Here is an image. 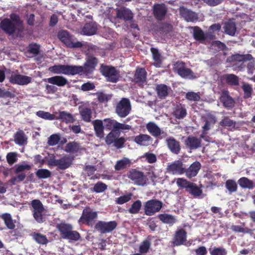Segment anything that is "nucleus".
Returning a JSON list of instances; mask_svg holds the SVG:
<instances>
[{"label": "nucleus", "instance_id": "79ce46f5", "mask_svg": "<svg viewBox=\"0 0 255 255\" xmlns=\"http://www.w3.org/2000/svg\"><path fill=\"white\" fill-rule=\"evenodd\" d=\"M238 183L240 186L244 189H252L255 186L254 182L245 177L240 178Z\"/></svg>", "mask_w": 255, "mask_h": 255}, {"label": "nucleus", "instance_id": "7ed1b4c3", "mask_svg": "<svg viewBox=\"0 0 255 255\" xmlns=\"http://www.w3.org/2000/svg\"><path fill=\"white\" fill-rule=\"evenodd\" d=\"M57 228L60 233L61 238L63 239L76 242L81 238L80 233L77 231L73 230V227L71 224L60 223L57 225Z\"/></svg>", "mask_w": 255, "mask_h": 255}, {"label": "nucleus", "instance_id": "dca6fc26", "mask_svg": "<svg viewBox=\"0 0 255 255\" xmlns=\"http://www.w3.org/2000/svg\"><path fill=\"white\" fill-rule=\"evenodd\" d=\"M147 72L144 68L137 67L134 71L132 81L139 86H143L146 81Z\"/></svg>", "mask_w": 255, "mask_h": 255}, {"label": "nucleus", "instance_id": "6e6d98bb", "mask_svg": "<svg viewBox=\"0 0 255 255\" xmlns=\"http://www.w3.org/2000/svg\"><path fill=\"white\" fill-rule=\"evenodd\" d=\"M225 187L230 194L237 191L238 186L237 183L234 180H227L225 182Z\"/></svg>", "mask_w": 255, "mask_h": 255}, {"label": "nucleus", "instance_id": "ea45409f", "mask_svg": "<svg viewBox=\"0 0 255 255\" xmlns=\"http://www.w3.org/2000/svg\"><path fill=\"white\" fill-rule=\"evenodd\" d=\"M187 192L195 198L200 196L203 193L201 188L193 182H192Z\"/></svg>", "mask_w": 255, "mask_h": 255}, {"label": "nucleus", "instance_id": "4d7b16f0", "mask_svg": "<svg viewBox=\"0 0 255 255\" xmlns=\"http://www.w3.org/2000/svg\"><path fill=\"white\" fill-rule=\"evenodd\" d=\"M35 174L39 179H46L51 177V172L46 169H39L36 171Z\"/></svg>", "mask_w": 255, "mask_h": 255}, {"label": "nucleus", "instance_id": "c85d7f7f", "mask_svg": "<svg viewBox=\"0 0 255 255\" xmlns=\"http://www.w3.org/2000/svg\"><path fill=\"white\" fill-rule=\"evenodd\" d=\"M46 81L50 84L56 85L59 87H63L68 83L67 79L61 76L51 77L47 78Z\"/></svg>", "mask_w": 255, "mask_h": 255}, {"label": "nucleus", "instance_id": "b1692460", "mask_svg": "<svg viewBox=\"0 0 255 255\" xmlns=\"http://www.w3.org/2000/svg\"><path fill=\"white\" fill-rule=\"evenodd\" d=\"M200 168V163L195 161L192 163L188 168L184 167V173L187 178L190 179L197 175Z\"/></svg>", "mask_w": 255, "mask_h": 255}, {"label": "nucleus", "instance_id": "f8f14e48", "mask_svg": "<svg viewBox=\"0 0 255 255\" xmlns=\"http://www.w3.org/2000/svg\"><path fill=\"white\" fill-rule=\"evenodd\" d=\"M128 177L136 185L140 186L146 185L147 178L142 171L132 169L129 171Z\"/></svg>", "mask_w": 255, "mask_h": 255}, {"label": "nucleus", "instance_id": "052dcab7", "mask_svg": "<svg viewBox=\"0 0 255 255\" xmlns=\"http://www.w3.org/2000/svg\"><path fill=\"white\" fill-rule=\"evenodd\" d=\"M236 123L228 117H224L220 122V125L222 127H235Z\"/></svg>", "mask_w": 255, "mask_h": 255}, {"label": "nucleus", "instance_id": "9b49d317", "mask_svg": "<svg viewBox=\"0 0 255 255\" xmlns=\"http://www.w3.org/2000/svg\"><path fill=\"white\" fill-rule=\"evenodd\" d=\"M163 206V203L158 200L151 199L145 203L144 213L147 216H152L158 212Z\"/></svg>", "mask_w": 255, "mask_h": 255}, {"label": "nucleus", "instance_id": "393cba45", "mask_svg": "<svg viewBox=\"0 0 255 255\" xmlns=\"http://www.w3.org/2000/svg\"><path fill=\"white\" fill-rule=\"evenodd\" d=\"M133 141L138 145L147 146L152 143L153 139L148 134H140L134 137Z\"/></svg>", "mask_w": 255, "mask_h": 255}, {"label": "nucleus", "instance_id": "c756f323", "mask_svg": "<svg viewBox=\"0 0 255 255\" xmlns=\"http://www.w3.org/2000/svg\"><path fill=\"white\" fill-rule=\"evenodd\" d=\"M79 113L81 119L83 121L87 123H92V111L90 108L88 107H79Z\"/></svg>", "mask_w": 255, "mask_h": 255}, {"label": "nucleus", "instance_id": "37998d69", "mask_svg": "<svg viewBox=\"0 0 255 255\" xmlns=\"http://www.w3.org/2000/svg\"><path fill=\"white\" fill-rule=\"evenodd\" d=\"M158 217L164 224L173 225L176 221V219L173 216L168 214H160L158 215Z\"/></svg>", "mask_w": 255, "mask_h": 255}, {"label": "nucleus", "instance_id": "6e6552de", "mask_svg": "<svg viewBox=\"0 0 255 255\" xmlns=\"http://www.w3.org/2000/svg\"><path fill=\"white\" fill-rule=\"evenodd\" d=\"M30 205L34 220L38 223H42L45 221L43 213L45 209L43 204L39 199H34L31 201Z\"/></svg>", "mask_w": 255, "mask_h": 255}, {"label": "nucleus", "instance_id": "ddd939ff", "mask_svg": "<svg viewBox=\"0 0 255 255\" xmlns=\"http://www.w3.org/2000/svg\"><path fill=\"white\" fill-rule=\"evenodd\" d=\"M118 224L116 221L109 222L98 221L95 226V228L101 234H106L112 232L117 227Z\"/></svg>", "mask_w": 255, "mask_h": 255}, {"label": "nucleus", "instance_id": "4be33fe9", "mask_svg": "<svg viewBox=\"0 0 255 255\" xmlns=\"http://www.w3.org/2000/svg\"><path fill=\"white\" fill-rule=\"evenodd\" d=\"M180 15L187 22H194L197 20L198 17L197 14L184 6L180 7L179 8Z\"/></svg>", "mask_w": 255, "mask_h": 255}, {"label": "nucleus", "instance_id": "a878e982", "mask_svg": "<svg viewBox=\"0 0 255 255\" xmlns=\"http://www.w3.org/2000/svg\"><path fill=\"white\" fill-rule=\"evenodd\" d=\"M117 17L126 21L133 19V14L128 8L123 7L117 9Z\"/></svg>", "mask_w": 255, "mask_h": 255}, {"label": "nucleus", "instance_id": "f704fd0d", "mask_svg": "<svg viewBox=\"0 0 255 255\" xmlns=\"http://www.w3.org/2000/svg\"><path fill=\"white\" fill-rule=\"evenodd\" d=\"M97 30V24L93 22L86 23L82 29V32L84 35H93Z\"/></svg>", "mask_w": 255, "mask_h": 255}, {"label": "nucleus", "instance_id": "a18cd8bd", "mask_svg": "<svg viewBox=\"0 0 255 255\" xmlns=\"http://www.w3.org/2000/svg\"><path fill=\"white\" fill-rule=\"evenodd\" d=\"M205 124L202 127L203 132L206 133L207 131L209 130L211 128L212 125H214L216 122V117L213 115L209 116L207 119L204 120Z\"/></svg>", "mask_w": 255, "mask_h": 255}, {"label": "nucleus", "instance_id": "39448f33", "mask_svg": "<svg viewBox=\"0 0 255 255\" xmlns=\"http://www.w3.org/2000/svg\"><path fill=\"white\" fill-rule=\"evenodd\" d=\"M100 71L108 82L115 83L119 80L120 71L114 66L102 64L100 66Z\"/></svg>", "mask_w": 255, "mask_h": 255}, {"label": "nucleus", "instance_id": "9d476101", "mask_svg": "<svg viewBox=\"0 0 255 255\" xmlns=\"http://www.w3.org/2000/svg\"><path fill=\"white\" fill-rule=\"evenodd\" d=\"M57 37L59 39L68 47L81 48L83 46V44L80 41L76 42H72V36L67 30H60L58 32Z\"/></svg>", "mask_w": 255, "mask_h": 255}, {"label": "nucleus", "instance_id": "bb28decb", "mask_svg": "<svg viewBox=\"0 0 255 255\" xmlns=\"http://www.w3.org/2000/svg\"><path fill=\"white\" fill-rule=\"evenodd\" d=\"M166 143L168 148L172 153L177 154L180 152L181 149L180 142L174 137H169L167 138Z\"/></svg>", "mask_w": 255, "mask_h": 255}, {"label": "nucleus", "instance_id": "0e129e2a", "mask_svg": "<svg viewBox=\"0 0 255 255\" xmlns=\"http://www.w3.org/2000/svg\"><path fill=\"white\" fill-rule=\"evenodd\" d=\"M231 229L236 233H247L250 234L252 232V230L251 229L246 227L243 228L240 226L238 225H232L231 227Z\"/></svg>", "mask_w": 255, "mask_h": 255}, {"label": "nucleus", "instance_id": "3c124183", "mask_svg": "<svg viewBox=\"0 0 255 255\" xmlns=\"http://www.w3.org/2000/svg\"><path fill=\"white\" fill-rule=\"evenodd\" d=\"M130 161L127 158H124L121 160H118L115 165L116 170L119 171L127 168V165H129Z\"/></svg>", "mask_w": 255, "mask_h": 255}, {"label": "nucleus", "instance_id": "58836bf2", "mask_svg": "<svg viewBox=\"0 0 255 255\" xmlns=\"http://www.w3.org/2000/svg\"><path fill=\"white\" fill-rule=\"evenodd\" d=\"M150 51L154 61L153 65L156 67H160L162 63L161 54L157 48L154 47L151 48Z\"/></svg>", "mask_w": 255, "mask_h": 255}, {"label": "nucleus", "instance_id": "4468645a", "mask_svg": "<svg viewBox=\"0 0 255 255\" xmlns=\"http://www.w3.org/2000/svg\"><path fill=\"white\" fill-rule=\"evenodd\" d=\"M98 63V59L91 54L87 55L86 61L83 68L82 71L80 73H85L86 74L92 73L95 70Z\"/></svg>", "mask_w": 255, "mask_h": 255}, {"label": "nucleus", "instance_id": "473e14b6", "mask_svg": "<svg viewBox=\"0 0 255 255\" xmlns=\"http://www.w3.org/2000/svg\"><path fill=\"white\" fill-rule=\"evenodd\" d=\"M223 28L225 33L229 35L234 36L236 34L237 30L236 24L233 20H229L226 22L224 23Z\"/></svg>", "mask_w": 255, "mask_h": 255}, {"label": "nucleus", "instance_id": "412c9836", "mask_svg": "<svg viewBox=\"0 0 255 255\" xmlns=\"http://www.w3.org/2000/svg\"><path fill=\"white\" fill-rule=\"evenodd\" d=\"M202 139L193 135H189L185 140L186 146L191 150L197 149L201 146Z\"/></svg>", "mask_w": 255, "mask_h": 255}, {"label": "nucleus", "instance_id": "e433bc0d", "mask_svg": "<svg viewBox=\"0 0 255 255\" xmlns=\"http://www.w3.org/2000/svg\"><path fill=\"white\" fill-rule=\"evenodd\" d=\"M81 150V147L79 143L76 141L69 142L65 147V151L68 153H75Z\"/></svg>", "mask_w": 255, "mask_h": 255}, {"label": "nucleus", "instance_id": "09e8293b", "mask_svg": "<svg viewBox=\"0 0 255 255\" xmlns=\"http://www.w3.org/2000/svg\"><path fill=\"white\" fill-rule=\"evenodd\" d=\"M232 61H236L239 62H244L250 61L253 59V57L251 54H248L245 55H241L237 54L233 55L231 57Z\"/></svg>", "mask_w": 255, "mask_h": 255}, {"label": "nucleus", "instance_id": "6ab92c4d", "mask_svg": "<svg viewBox=\"0 0 255 255\" xmlns=\"http://www.w3.org/2000/svg\"><path fill=\"white\" fill-rule=\"evenodd\" d=\"M220 100L223 106L227 109H231L235 107V101L234 99L230 96L228 90H224L222 91Z\"/></svg>", "mask_w": 255, "mask_h": 255}, {"label": "nucleus", "instance_id": "423d86ee", "mask_svg": "<svg viewBox=\"0 0 255 255\" xmlns=\"http://www.w3.org/2000/svg\"><path fill=\"white\" fill-rule=\"evenodd\" d=\"M97 218V212L94 211L89 207H86L83 210L82 215L79 218L78 222L80 224L92 227Z\"/></svg>", "mask_w": 255, "mask_h": 255}, {"label": "nucleus", "instance_id": "680f3d73", "mask_svg": "<svg viewBox=\"0 0 255 255\" xmlns=\"http://www.w3.org/2000/svg\"><path fill=\"white\" fill-rule=\"evenodd\" d=\"M172 25L167 23H163L158 27V31L161 34H167L172 30Z\"/></svg>", "mask_w": 255, "mask_h": 255}, {"label": "nucleus", "instance_id": "5fc2aeb1", "mask_svg": "<svg viewBox=\"0 0 255 255\" xmlns=\"http://www.w3.org/2000/svg\"><path fill=\"white\" fill-rule=\"evenodd\" d=\"M151 246V243L149 240H144L140 245L139 247V253L142 255V254H146L148 252Z\"/></svg>", "mask_w": 255, "mask_h": 255}, {"label": "nucleus", "instance_id": "bf43d9fd", "mask_svg": "<svg viewBox=\"0 0 255 255\" xmlns=\"http://www.w3.org/2000/svg\"><path fill=\"white\" fill-rule=\"evenodd\" d=\"M132 196L131 193H128L126 194L121 196L116 199V203L119 205H122L124 203H127L130 201Z\"/></svg>", "mask_w": 255, "mask_h": 255}, {"label": "nucleus", "instance_id": "cd10ccee", "mask_svg": "<svg viewBox=\"0 0 255 255\" xmlns=\"http://www.w3.org/2000/svg\"><path fill=\"white\" fill-rule=\"evenodd\" d=\"M155 90L158 98L164 99L168 95L171 88L164 84H160L156 85Z\"/></svg>", "mask_w": 255, "mask_h": 255}, {"label": "nucleus", "instance_id": "8fccbe9b", "mask_svg": "<svg viewBox=\"0 0 255 255\" xmlns=\"http://www.w3.org/2000/svg\"><path fill=\"white\" fill-rule=\"evenodd\" d=\"M32 238L39 244L46 245L48 243V240L46 236L39 233L34 232L32 234Z\"/></svg>", "mask_w": 255, "mask_h": 255}, {"label": "nucleus", "instance_id": "f3484780", "mask_svg": "<svg viewBox=\"0 0 255 255\" xmlns=\"http://www.w3.org/2000/svg\"><path fill=\"white\" fill-rule=\"evenodd\" d=\"M183 165L182 160H175L167 166L166 171L173 175L183 174L185 172Z\"/></svg>", "mask_w": 255, "mask_h": 255}, {"label": "nucleus", "instance_id": "69168bd1", "mask_svg": "<svg viewBox=\"0 0 255 255\" xmlns=\"http://www.w3.org/2000/svg\"><path fill=\"white\" fill-rule=\"evenodd\" d=\"M185 98L190 101H198L201 98L199 92L195 93L192 91L187 92L185 95Z\"/></svg>", "mask_w": 255, "mask_h": 255}, {"label": "nucleus", "instance_id": "2f4dec72", "mask_svg": "<svg viewBox=\"0 0 255 255\" xmlns=\"http://www.w3.org/2000/svg\"><path fill=\"white\" fill-rule=\"evenodd\" d=\"M190 28L193 30V36L195 40L201 43L205 41V33L200 27L195 26Z\"/></svg>", "mask_w": 255, "mask_h": 255}, {"label": "nucleus", "instance_id": "f257e3e1", "mask_svg": "<svg viewBox=\"0 0 255 255\" xmlns=\"http://www.w3.org/2000/svg\"><path fill=\"white\" fill-rule=\"evenodd\" d=\"M105 129L110 131L105 137V142L108 145L113 144L118 149L124 147L127 140L124 136L120 137L122 130L131 129L128 125L118 122L112 118H106L103 120Z\"/></svg>", "mask_w": 255, "mask_h": 255}, {"label": "nucleus", "instance_id": "aec40b11", "mask_svg": "<svg viewBox=\"0 0 255 255\" xmlns=\"http://www.w3.org/2000/svg\"><path fill=\"white\" fill-rule=\"evenodd\" d=\"M30 77L21 74H12L9 78V81L13 84L19 85H27L31 82Z\"/></svg>", "mask_w": 255, "mask_h": 255}, {"label": "nucleus", "instance_id": "a211bd4d", "mask_svg": "<svg viewBox=\"0 0 255 255\" xmlns=\"http://www.w3.org/2000/svg\"><path fill=\"white\" fill-rule=\"evenodd\" d=\"M187 232L184 229L177 230L173 236L172 243L173 246L184 245L187 241Z\"/></svg>", "mask_w": 255, "mask_h": 255}, {"label": "nucleus", "instance_id": "4c0bfd02", "mask_svg": "<svg viewBox=\"0 0 255 255\" xmlns=\"http://www.w3.org/2000/svg\"><path fill=\"white\" fill-rule=\"evenodd\" d=\"M148 131L153 136H158L161 134L160 128L153 122H149L146 125Z\"/></svg>", "mask_w": 255, "mask_h": 255}, {"label": "nucleus", "instance_id": "c03bdc74", "mask_svg": "<svg viewBox=\"0 0 255 255\" xmlns=\"http://www.w3.org/2000/svg\"><path fill=\"white\" fill-rule=\"evenodd\" d=\"M174 116L178 119H182L187 115L186 109L181 105L177 106L173 112Z\"/></svg>", "mask_w": 255, "mask_h": 255}, {"label": "nucleus", "instance_id": "0eeeda50", "mask_svg": "<svg viewBox=\"0 0 255 255\" xmlns=\"http://www.w3.org/2000/svg\"><path fill=\"white\" fill-rule=\"evenodd\" d=\"M173 70L183 78L194 79L197 78L193 71L186 67L185 63L182 61H178L175 62L174 64Z\"/></svg>", "mask_w": 255, "mask_h": 255}, {"label": "nucleus", "instance_id": "72a5a7b5", "mask_svg": "<svg viewBox=\"0 0 255 255\" xmlns=\"http://www.w3.org/2000/svg\"><path fill=\"white\" fill-rule=\"evenodd\" d=\"M55 120H59L66 124L73 123L75 121L74 116L70 113L66 111H61L59 113L58 116H56Z\"/></svg>", "mask_w": 255, "mask_h": 255}, {"label": "nucleus", "instance_id": "2eb2a0df", "mask_svg": "<svg viewBox=\"0 0 255 255\" xmlns=\"http://www.w3.org/2000/svg\"><path fill=\"white\" fill-rule=\"evenodd\" d=\"M153 14L156 19L161 21L164 19L168 8L165 4L155 3L153 6Z\"/></svg>", "mask_w": 255, "mask_h": 255}, {"label": "nucleus", "instance_id": "603ef678", "mask_svg": "<svg viewBox=\"0 0 255 255\" xmlns=\"http://www.w3.org/2000/svg\"><path fill=\"white\" fill-rule=\"evenodd\" d=\"M192 182L183 178H178L176 179V184L180 188L185 189L187 192Z\"/></svg>", "mask_w": 255, "mask_h": 255}, {"label": "nucleus", "instance_id": "a19ab883", "mask_svg": "<svg viewBox=\"0 0 255 255\" xmlns=\"http://www.w3.org/2000/svg\"><path fill=\"white\" fill-rule=\"evenodd\" d=\"M0 218L3 220L5 226L8 229L13 230L15 228V225L10 214L3 213L1 215Z\"/></svg>", "mask_w": 255, "mask_h": 255}, {"label": "nucleus", "instance_id": "7c9ffc66", "mask_svg": "<svg viewBox=\"0 0 255 255\" xmlns=\"http://www.w3.org/2000/svg\"><path fill=\"white\" fill-rule=\"evenodd\" d=\"M14 141L19 145H23L27 143V138L24 133V132L19 129L14 134Z\"/></svg>", "mask_w": 255, "mask_h": 255}, {"label": "nucleus", "instance_id": "e2e57ef3", "mask_svg": "<svg viewBox=\"0 0 255 255\" xmlns=\"http://www.w3.org/2000/svg\"><path fill=\"white\" fill-rule=\"evenodd\" d=\"M107 187L105 183L99 181L95 184L93 188V191L96 193H102L107 190Z\"/></svg>", "mask_w": 255, "mask_h": 255}, {"label": "nucleus", "instance_id": "5701e85b", "mask_svg": "<svg viewBox=\"0 0 255 255\" xmlns=\"http://www.w3.org/2000/svg\"><path fill=\"white\" fill-rule=\"evenodd\" d=\"M92 124L94 127L95 135L100 139L104 137V129H105L104 122L101 120H95L92 121Z\"/></svg>", "mask_w": 255, "mask_h": 255}, {"label": "nucleus", "instance_id": "13d9d810", "mask_svg": "<svg viewBox=\"0 0 255 255\" xmlns=\"http://www.w3.org/2000/svg\"><path fill=\"white\" fill-rule=\"evenodd\" d=\"M141 206V202L139 200H136L131 204L128 209V212L132 214H137L140 211Z\"/></svg>", "mask_w": 255, "mask_h": 255}, {"label": "nucleus", "instance_id": "f03ea898", "mask_svg": "<svg viewBox=\"0 0 255 255\" xmlns=\"http://www.w3.org/2000/svg\"><path fill=\"white\" fill-rule=\"evenodd\" d=\"M22 24L19 15L12 13L10 15V18H5L0 21V27L5 33L11 35L15 32L16 26Z\"/></svg>", "mask_w": 255, "mask_h": 255}, {"label": "nucleus", "instance_id": "c9c22d12", "mask_svg": "<svg viewBox=\"0 0 255 255\" xmlns=\"http://www.w3.org/2000/svg\"><path fill=\"white\" fill-rule=\"evenodd\" d=\"M226 83L230 86H238L239 84V77L234 74H227L222 77Z\"/></svg>", "mask_w": 255, "mask_h": 255}, {"label": "nucleus", "instance_id": "49530a36", "mask_svg": "<svg viewBox=\"0 0 255 255\" xmlns=\"http://www.w3.org/2000/svg\"><path fill=\"white\" fill-rule=\"evenodd\" d=\"M241 88L244 92V98L247 99L251 98L253 92L252 85L244 82Z\"/></svg>", "mask_w": 255, "mask_h": 255}, {"label": "nucleus", "instance_id": "1a4fd4ad", "mask_svg": "<svg viewBox=\"0 0 255 255\" xmlns=\"http://www.w3.org/2000/svg\"><path fill=\"white\" fill-rule=\"evenodd\" d=\"M131 110V105L128 99L123 98L117 104L115 107V113L120 118L126 117Z\"/></svg>", "mask_w": 255, "mask_h": 255}, {"label": "nucleus", "instance_id": "20e7f679", "mask_svg": "<svg viewBox=\"0 0 255 255\" xmlns=\"http://www.w3.org/2000/svg\"><path fill=\"white\" fill-rule=\"evenodd\" d=\"M49 70L55 74L74 75L79 74L83 70L81 66L55 65L49 68Z\"/></svg>", "mask_w": 255, "mask_h": 255}, {"label": "nucleus", "instance_id": "338daca9", "mask_svg": "<svg viewBox=\"0 0 255 255\" xmlns=\"http://www.w3.org/2000/svg\"><path fill=\"white\" fill-rule=\"evenodd\" d=\"M60 139V137L58 134H53L48 137L47 143L50 146H54L58 144Z\"/></svg>", "mask_w": 255, "mask_h": 255}, {"label": "nucleus", "instance_id": "864d4df0", "mask_svg": "<svg viewBox=\"0 0 255 255\" xmlns=\"http://www.w3.org/2000/svg\"><path fill=\"white\" fill-rule=\"evenodd\" d=\"M36 115L38 117L46 120L52 121L56 119V116L49 112L43 111H38L36 113Z\"/></svg>", "mask_w": 255, "mask_h": 255}, {"label": "nucleus", "instance_id": "774afa93", "mask_svg": "<svg viewBox=\"0 0 255 255\" xmlns=\"http://www.w3.org/2000/svg\"><path fill=\"white\" fill-rule=\"evenodd\" d=\"M210 253L211 255H226L227 253L223 248H214Z\"/></svg>", "mask_w": 255, "mask_h": 255}, {"label": "nucleus", "instance_id": "de8ad7c7", "mask_svg": "<svg viewBox=\"0 0 255 255\" xmlns=\"http://www.w3.org/2000/svg\"><path fill=\"white\" fill-rule=\"evenodd\" d=\"M71 165L70 159L67 157H63L57 160L56 166L61 170L68 168Z\"/></svg>", "mask_w": 255, "mask_h": 255}]
</instances>
